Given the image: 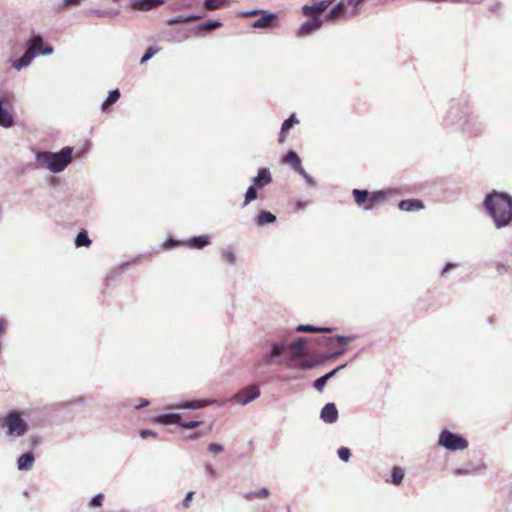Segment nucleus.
<instances>
[{"instance_id": "obj_1", "label": "nucleus", "mask_w": 512, "mask_h": 512, "mask_svg": "<svg viewBox=\"0 0 512 512\" xmlns=\"http://www.w3.org/2000/svg\"><path fill=\"white\" fill-rule=\"evenodd\" d=\"M484 205L498 228L512 220V198L509 195L494 191L486 197Z\"/></svg>"}, {"instance_id": "obj_2", "label": "nucleus", "mask_w": 512, "mask_h": 512, "mask_svg": "<svg viewBox=\"0 0 512 512\" xmlns=\"http://www.w3.org/2000/svg\"><path fill=\"white\" fill-rule=\"evenodd\" d=\"M306 352V340L304 338H300L288 347L283 345H274L270 357L287 355V365L289 367L302 369L312 368L315 365V362L306 357Z\"/></svg>"}, {"instance_id": "obj_3", "label": "nucleus", "mask_w": 512, "mask_h": 512, "mask_svg": "<svg viewBox=\"0 0 512 512\" xmlns=\"http://www.w3.org/2000/svg\"><path fill=\"white\" fill-rule=\"evenodd\" d=\"M37 159L52 172H61L72 160V148L65 147L58 153L40 152Z\"/></svg>"}, {"instance_id": "obj_4", "label": "nucleus", "mask_w": 512, "mask_h": 512, "mask_svg": "<svg viewBox=\"0 0 512 512\" xmlns=\"http://www.w3.org/2000/svg\"><path fill=\"white\" fill-rule=\"evenodd\" d=\"M355 203L365 210L373 209L375 206L384 202L391 191H375L369 192L367 190L354 189L352 191Z\"/></svg>"}, {"instance_id": "obj_5", "label": "nucleus", "mask_w": 512, "mask_h": 512, "mask_svg": "<svg viewBox=\"0 0 512 512\" xmlns=\"http://www.w3.org/2000/svg\"><path fill=\"white\" fill-rule=\"evenodd\" d=\"M160 424L169 426L171 432H180L188 439H195L200 436L199 433L185 434L186 431H190L201 425L202 422L198 420L187 421V418H155Z\"/></svg>"}, {"instance_id": "obj_6", "label": "nucleus", "mask_w": 512, "mask_h": 512, "mask_svg": "<svg viewBox=\"0 0 512 512\" xmlns=\"http://www.w3.org/2000/svg\"><path fill=\"white\" fill-rule=\"evenodd\" d=\"M52 51L53 49L51 47L43 48L42 38L40 36H35L30 41V45L25 54L13 63V67L20 70L23 67L28 66L37 53L48 55L51 54Z\"/></svg>"}, {"instance_id": "obj_7", "label": "nucleus", "mask_w": 512, "mask_h": 512, "mask_svg": "<svg viewBox=\"0 0 512 512\" xmlns=\"http://www.w3.org/2000/svg\"><path fill=\"white\" fill-rule=\"evenodd\" d=\"M0 429L4 430L5 436L14 439L23 436L28 431V424L24 418H2Z\"/></svg>"}, {"instance_id": "obj_8", "label": "nucleus", "mask_w": 512, "mask_h": 512, "mask_svg": "<svg viewBox=\"0 0 512 512\" xmlns=\"http://www.w3.org/2000/svg\"><path fill=\"white\" fill-rule=\"evenodd\" d=\"M438 443L449 451L464 450L468 447V441L463 436L447 429L441 431Z\"/></svg>"}, {"instance_id": "obj_9", "label": "nucleus", "mask_w": 512, "mask_h": 512, "mask_svg": "<svg viewBox=\"0 0 512 512\" xmlns=\"http://www.w3.org/2000/svg\"><path fill=\"white\" fill-rule=\"evenodd\" d=\"M12 102L9 96L0 98V125L3 127H11L13 125V116L10 112Z\"/></svg>"}, {"instance_id": "obj_10", "label": "nucleus", "mask_w": 512, "mask_h": 512, "mask_svg": "<svg viewBox=\"0 0 512 512\" xmlns=\"http://www.w3.org/2000/svg\"><path fill=\"white\" fill-rule=\"evenodd\" d=\"M332 2L333 0H321L312 5H304L302 8L303 14L307 17H318L332 4Z\"/></svg>"}, {"instance_id": "obj_11", "label": "nucleus", "mask_w": 512, "mask_h": 512, "mask_svg": "<svg viewBox=\"0 0 512 512\" xmlns=\"http://www.w3.org/2000/svg\"><path fill=\"white\" fill-rule=\"evenodd\" d=\"M260 394L259 388L256 385H250L239 391L234 399L238 404H247L248 402L257 398Z\"/></svg>"}, {"instance_id": "obj_12", "label": "nucleus", "mask_w": 512, "mask_h": 512, "mask_svg": "<svg viewBox=\"0 0 512 512\" xmlns=\"http://www.w3.org/2000/svg\"><path fill=\"white\" fill-rule=\"evenodd\" d=\"M322 26V21L319 17H314L306 22H304L297 32L298 37H304L312 33L313 31L318 30Z\"/></svg>"}, {"instance_id": "obj_13", "label": "nucleus", "mask_w": 512, "mask_h": 512, "mask_svg": "<svg viewBox=\"0 0 512 512\" xmlns=\"http://www.w3.org/2000/svg\"><path fill=\"white\" fill-rule=\"evenodd\" d=\"M283 163L291 166L296 172L305 176V170L301 165L299 156L294 151H289L282 159Z\"/></svg>"}, {"instance_id": "obj_14", "label": "nucleus", "mask_w": 512, "mask_h": 512, "mask_svg": "<svg viewBox=\"0 0 512 512\" xmlns=\"http://www.w3.org/2000/svg\"><path fill=\"white\" fill-rule=\"evenodd\" d=\"M260 18H258L253 23V27L255 28H267L274 25V22L276 21V15L273 13H268L266 11H260Z\"/></svg>"}, {"instance_id": "obj_15", "label": "nucleus", "mask_w": 512, "mask_h": 512, "mask_svg": "<svg viewBox=\"0 0 512 512\" xmlns=\"http://www.w3.org/2000/svg\"><path fill=\"white\" fill-rule=\"evenodd\" d=\"M35 456L32 451H27L17 459V468L20 471H28L33 466Z\"/></svg>"}, {"instance_id": "obj_16", "label": "nucleus", "mask_w": 512, "mask_h": 512, "mask_svg": "<svg viewBox=\"0 0 512 512\" xmlns=\"http://www.w3.org/2000/svg\"><path fill=\"white\" fill-rule=\"evenodd\" d=\"M319 343L321 345H325L329 347L330 349H335L337 347H341L347 344V338L343 336H336V337H327L323 336L319 339Z\"/></svg>"}, {"instance_id": "obj_17", "label": "nucleus", "mask_w": 512, "mask_h": 512, "mask_svg": "<svg viewBox=\"0 0 512 512\" xmlns=\"http://www.w3.org/2000/svg\"><path fill=\"white\" fill-rule=\"evenodd\" d=\"M163 3L164 0H140L133 2L131 7L134 10L149 11L159 5H162Z\"/></svg>"}, {"instance_id": "obj_18", "label": "nucleus", "mask_w": 512, "mask_h": 512, "mask_svg": "<svg viewBox=\"0 0 512 512\" xmlns=\"http://www.w3.org/2000/svg\"><path fill=\"white\" fill-rule=\"evenodd\" d=\"M272 182V176L268 169L262 168L258 175L253 179V184L257 188H263Z\"/></svg>"}, {"instance_id": "obj_19", "label": "nucleus", "mask_w": 512, "mask_h": 512, "mask_svg": "<svg viewBox=\"0 0 512 512\" xmlns=\"http://www.w3.org/2000/svg\"><path fill=\"white\" fill-rule=\"evenodd\" d=\"M404 477L405 470L402 467L395 465L392 467L391 477L386 478L385 481L395 486H399L400 484H402Z\"/></svg>"}, {"instance_id": "obj_20", "label": "nucleus", "mask_w": 512, "mask_h": 512, "mask_svg": "<svg viewBox=\"0 0 512 512\" xmlns=\"http://www.w3.org/2000/svg\"><path fill=\"white\" fill-rule=\"evenodd\" d=\"M398 207L403 211H417L424 208V204L421 200L418 199H407L402 200Z\"/></svg>"}, {"instance_id": "obj_21", "label": "nucleus", "mask_w": 512, "mask_h": 512, "mask_svg": "<svg viewBox=\"0 0 512 512\" xmlns=\"http://www.w3.org/2000/svg\"><path fill=\"white\" fill-rule=\"evenodd\" d=\"M297 123H299V121L294 114L283 122L278 140L279 143H284L286 141L288 131Z\"/></svg>"}, {"instance_id": "obj_22", "label": "nucleus", "mask_w": 512, "mask_h": 512, "mask_svg": "<svg viewBox=\"0 0 512 512\" xmlns=\"http://www.w3.org/2000/svg\"><path fill=\"white\" fill-rule=\"evenodd\" d=\"M345 14V0H341L335 5L326 16V20L333 22Z\"/></svg>"}, {"instance_id": "obj_23", "label": "nucleus", "mask_w": 512, "mask_h": 512, "mask_svg": "<svg viewBox=\"0 0 512 512\" xmlns=\"http://www.w3.org/2000/svg\"><path fill=\"white\" fill-rule=\"evenodd\" d=\"M210 243L209 237L206 235L190 238L184 244L190 248L201 249Z\"/></svg>"}, {"instance_id": "obj_24", "label": "nucleus", "mask_w": 512, "mask_h": 512, "mask_svg": "<svg viewBox=\"0 0 512 512\" xmlns=\"http://www.w3.org/2000/svg\"><path fill=\"white\" fill-rule=\"evenodd\" d=\"M270 496V490L268 488H260L256 491H249L244 493L243 497L245 500L250 501L253 498L267 499Z\"/></svg>"}, {"instance_id": "obj_25", "label": "nucleus", "mask_w": 512, "mask_h": 512, "mask_svg": "<svg viewBox=\"0 0 512 512\" xmlns=\"http://www.w3.org/2000/svg\"><path fill=\"white\" fill-rule=\"evenodd\" d=\"M120 98V92L118 89L112 90L106 100L102 104V111L107 112L114 103Z\"/></svg>"}, {"instance_id": "obj_26", "label": "nucleus", "mask_w": 512, "mask_h": 512, "mask_svg": "<svg viewBox=\"0 0 512 512\" xmlns=\"http://www.w3.org/2000/svg\"><path fill=\"white\" fill-rule=\"evenodd\" d=\"M276 221V217L268 211H261L256 218V223L259 226L270 224Z\"/></svg>"}, {"instance_id": "obj_27", "label": "nucleus", "mask_w": 512, "mask_h": 512, "mask_svg": "<svg viewBox=\"0 0 512 512\" xmlns=\"http://www.w3.org/2000/svg\"><path fill=\"white\" fill-rule=\"evenodd\" d=\"M342 366L332 370L331 372L327 373L326 375L318 378L315 382H314V387L318 390V391H323L327 381L339 370L341 369Z\"/></svg>"}, {"instance_id": "obj_28", "label": "nucleus", "mask_w": 512, "mask_h": 512, "mask_svg": "<svg viewBox=\"0 0 512 512\" xmlns=\"http://www.w3.org/2000/svg\"><path fill=\"white\" fill-rule=\"evenodd\" d=\"M222 23L217 20H209L198 26V31L200 33L210 32L214 29L220 28Z\"/></svg>"}, {"instance_id": "obj_29", "label": "nucleus", "mask_w": 512, "mask_h": 512, "mask_svg": "<svg viewBox=\"0 0 512 512\" xmlns=\"http://www.w3.org/2000/svg\"><path fill=\"white\" fill-rule=\"evenodd\" d=\"M331 330H332L331 328H319V327H315V326L309 325V324H306V325L301 324L296 328L297 332H309V333L330 332Z\"/></svg>"}, {"instance_id": "obj_30", "label": "nucleus", "mask_w": 512, "mask_h": 512, "mask_svg": "<svg viewBox=\"0 0 512 512\" xmlns=\"http://www.w3.org/2000/svg\"><path fill=\"white\" fill-rule=\"evenodd\" d=\"M228 0H205L204 7L207 10H217L223 8Z\"/></svg>"}, {"instance_id": "obj_31", "label": "nucleus", "mask_w": 512, "mask_h": 512, "mask_svg": "<svg viewBox=\"0 0 512 512\" xmlns=\"http://www.w3.org/2000/svg\"><path fill=\"white\" fill-rule=\"evenodd\" d=\"M75 244L77 247L86 246L89 247L91 245V240L88 237V234L86 231H81L78 233Z\"/></svg>"}, {"instance_id": "obj_32", "label": "nucleus", "mask_w": 512, "mask_h": 512, "mask_svg": "<svg viewBox=\"0 0 512 512\" xmlns=\"http://www.w3.org/2000/svg\"><path fill=\"white\" fill-rule=\"evenodd\" d=\"M256 188V186L252 185L247 189L243 206L248 205L251 201L257 198Z\"/></svg>"}, {"instance_id": "obj_33", "label": "nucleus", "mask_w": 512, "mask_h": 512, "mask_svg": "<svg viewBox=\"0 0 512 512\" xmlns=\"http://www.w3.org/2000/svg\"><path fill=\"white\" fill-rule=\"evenodd\" d=\"M338 410L334 403H327L322 411L320 416H337Z\"/></svg>"}, {"instance_id": "obj_34", "label": "nucleus", "mask_w": 512, "mask_h": 512, "mask_svg": "<svg viewBox=\"0 0 512 512\" xmlns=\"http://www.w3.org/2000/svg\"><path fill=\"white\" fill-rule=\"evenodd\" d=\"M201 17L200 16H195V15H192V16H189L187 18H183V17H177L175 19H170L167 21V24L168 25H174V24H178V23H184V22H190V21H195V20H198L200 19Z\"/></svg>"}, {"instance_id": "obj_35", "label": "nucleus", "mask_w": 512, "mask_h": 512, "mask_svg": "<svg viewBox=\"0 0 512 512\" xmlns=\"http://www.w3.org/2000/svg\"><path fill=\"white\" fill-rule=\"evenodd\" d=\"M337 455L343 462H348L351 458L352 453L348 447H340L337 450Z\"/></svg>"}, {"instance_id": "obj_36", "label": "nucleus", "mask_w": 512, "mask_h": 512, "mask_svg": "<svg viewBox=\"0 0 512 512\" xmlns=\"http://www.w3.org/2000/svg\"><path fill=\"white\" fill-rule=\"evenodd\" d=\"M160 49L158 47H149L146 51V53L143 55V57L140 60L141 64H144L146 61H148L150 58H152Z\"/></svg>"}, {"instance_id": "obj_37", "label": "nucleus", "mask_w": 512, "mask_h": 512, "mask_svg": "<svg viewBox=\"0 0 512 512\" xmlns=\"http://www.w3.org/2000/svg\"><path fill=\"white\" fill-rule=\"evenodd\" d=\"M81 3V0H63V2L59 5L58 10L69 9L73 6H78Z\"/></svg>"}, {"instance_id": "obj_38", "label": "nucleus", "mask_w": 512, "mask_h": 512, "mask_svg": "<svg viewBox=\"0 0 512 512\" xmlns=\"http://www.w3.org/2000/svg\"><path fill=\"white\" fill-rule=\"evenodd\" d=\"M365 0H345V6H351L354 8L352 15L358 14V6L361 5Z\"/></svg>"}, {"instance_id": "obj_39", "label": "nucleus", "mask_w": 512, "mask_h": 512, "mask_svg": "<svg viewBox=\"0 0 512 512\" xmlns=\"http://www.w3.org/2000/svg\"><path fill=\"white\" fill-rule=\"evenodd\" d=\"M104 500V495L102 493L94 495L90 500V505L97 507L101 506Z\"/></svg>"}, {"instance_id": "obj_40", "label": "nucleus", "mask_w": 512, "mask_h": 512, "mask_svg": "<svg viewBox=\"0 0 512 512\" xmlns=\"http://www.w3.org/2000/svg\"><path fill=\"white\" fill-rule=\"evenodd\" d=\"M208 403L206 401H191V402H186L185 404L182 405V407L184 408H200V407H203V406H206Z\"/></svg>"}, {"instance_id": "obj_41", "label": "nucleus", "mask_w": 512, "mask_h": 512, "mask_svg": "<svg viewBox=\"0 0 512 512\" xmlns=\"http://www.w3.org/2000/svg\"><path fill=\"white\" fill-rule=\"evenodd\" d=\"M182 244H184V242H180V241H177V240H174V239H168L167 241H165L163 243L162 246H163L164 249H170V248L182 245Z\"/></svg>"}, {"instance_id": "obj_42", "label": "nucleus", "mask_w": 512, "mask_h": 512, "mask_svg": "<svg viewBox=\"0 0 512 512\" xmlns=\"http://www.w3.org/2000/svg\"><path fill=\"white\" fill-rule=\"evenodd\" d=\"M478 470L477 467H472V468H457L455 470V474L456 475H468L470 473H474Z\"/></svg>"}, {"instance_id": "obj_43", "label": "nucleus", "mask_w": 512, "mask_h": 512, "mask_svg": "<svg viewBox=\"0 0 512 512\" xmlns=\"http://www.w3.org/2000/svg\"><path fill=\"white\" fill-rule=\"evenodd\" d=\"M223 256H224V259H225L229 264H235V262H236V256H235V254H234L231 250H226V251H224Z\"/></svg>"}, {"instance_id": "obj_44", "label": "nucleus", "mask_w": 512, "mask_h": 512, "mask_svg": "<svg viewBox=\"0 0 512 512\" xmlns=\"http://www.w3.org/2000/svg\"><path fill=\"white\" fill-rule=\"evenodd\" d=\"M224 449L223 445L219 443H210L208 445V450L214 454L222 452Z\"/></svg>"}, {"instance_id": "obj_45", "label": "nucleus", "mask_w": 512, "mask_h": 512, "mask_svg": "<svg viewBox=\"0 0 512 512\" xmlns=\"http://www.w3.org/2000/svg\"><path fill=\"white\" fill-rule=\"evenodd\" d=\"M139 435L142 439H146L149 436L155 437L157 433L151 429H141L139 430Z\"/></svg>"}, {"instance_id": "obj_46", "label": "nucleus", "mask_w": 512, "mask_h": 512, "mask_svg": "<svg viewBox=\"0 0 512 512\" xmlns=\"http://www.w3.org/2000/svg\"><path fill=\"white\" fill-rule=\"evenodd\" d=\"M193 495H194L193 491H189V492L186 493V496H185V498L183 499V502H182V506L184 508H189L190 503H191V501L193 499Z\"/></svg>"}, {"instance_id": "obj_47", "label": "nucleus", "mask_w": 512, "mask_h": 512, "mask_svg": "<svg viewBox=\"0 0 512 512\" xmlns=\"http://www.w3.org/2000/svg\"><path fill=\"white\" fill-rule=\"evenodd\" d=\"M205 472L211 478H215L216 477V471L213 468V466L210 465V464L205 465Z\"/></svg>"}, {"instance_id": "obj_48", "label": "nucleus", "mask_w": 512, "mask_h": 512, "mask_svg": "<svg viewBox=\"0 0 512 512\" xmlns=\"http://www.w3.org/2000/svg\"><path fill=\"white\" fill-rule=\"evenodd\" d=\"M136 409L149 405V401L146 399H140L138 402L132 404Z\"/></svg>"}, {"instance_id": "obj_49", "label": "nucleus", "mask_w": 512, "mask_h": 512, "mask_svg": "<svg viewBox=\"0 0 512 512\" xmlns=\"http://www.w3.org/2000/svg\"><path fill=\"white\" fill-rule=\"evenodd\" d=\"M41 438L39 436H31L30 443L32 447H36L40 444Z\"/></svg>"}, {"instance_id": "obj_50", "label": "nucleus", "mask_w": 512, "mask_h": 512, "mask_svg": "<svg viewBox=\"0 0 512 512\" xmlns=\"http://www.w3.org/2000/svg\"><path fill=\"white\" fill-rule=\"evenodd\" d=\"M7 323L4 319L0 318V336L5 331Z\"/></svg>"}, {"instance_id": "obj_51", "label": "nucleus", "mask_w": 512, "mask_h": 512, "mask_svg": "<svg viewBox=\"0 0 512 512\" xmlns=\"http://www.w3.org/2000/svg\"><path fill=\"white\" fill-rule=\"evenodd\" d=\"M326 423L333 424L338 418H322Z\"/></svg>"}, {"instance_id": "obj_52", "label": "nucleus", "mask_w": 512, "mask_h": 512, "mask_svg": "<svg viewBox=\"0 0 512 512\" xmlns=\"http://www.w3.org/2000/svg\"><path fill=\"white\" fill-rule=\"evenodd\" d=\"M453 267H454V265H453V264L448 263V264L445 266V268L443 269L442 274H445L449 269H451V268H453Z\"/></svg>"}, {"instance_id": "obj_53", "label": "nucleus", "mask_w": 512, "mask_h": 512, "mask_svg": "<svg viewBox=\"0 0 512 512\" xmlns=\"http://www.w3.org/2000/svg\"><path fill=\"white\" fill-rule=\"evenodd\" d=\"M306 205L308 202H297V209H303Z\"/></svg>"}, {"instance_id": "obj_54", "label": "nucleus", "mask_w": 512, "mask_h": 512, "mask_svg": "<svg viewBox=\"0 0 512 512\" xmlns=\"http://www.w3.org/2000/svg\"><path fill=\"white\" fill-rule=\"evenodd\" d=\"M7 416L14 417V416H21V415H20V413L13 411V412H10Z\"/></svg>"}, {"instance_id": "obj_55", "label": "nucleus", "mask_w": 512, "mask_h": 512, "mask_svg": "<svg viewBox=\"0 0 512 512\" xmlns=\"http://www.w3.org/2000/svg\"><path fill=\"white\" fill-rule=\"evenodd\" d=\"M256 14H258V12H257V11H251V12H248L246 15H248V16H254V15H256Z\"/></svg>"}, {"instance_id": "obj_56", "label": "nucleus", "mask_w": 512, "mask_h": 512, "mask_svg": "<svg viewBox=\"0 0 512 512\" xmlns=\"http://www.w3.org/2000/svg\"><path fill=\"white\" fill-rule=\"evenodd\" d=\"M161 416H169V417H172V416H179L178 414H174V413H168V414H162Z\"/></svg>"}, {"instance_id": "obj_57", "label": "nucleus", "mask_w": 512, "mask_h": 512, "mask_svg": "<svg viewBox=\"0 0 512 512\" xmlns=\"http://www.w3.org/2000/svg\"><path fill=\"white\" fill-rule=\"evenodd\" d=\"M343 350L342 351H339V352H336L334 355H342L343 354Z\"/></svg>"}]
</instances>
